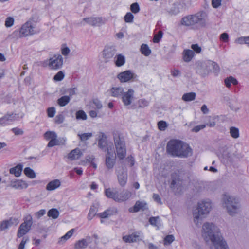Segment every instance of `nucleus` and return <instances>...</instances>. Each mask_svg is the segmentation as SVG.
<instances>
[{"mask_svg":"<svg viewBox=\"0 0 249 249\" xmlns=\"http://www.w3.org/2000/svg\"><path fill=\"white\" fill-rule=\"evenodd\" d=\"M47 115L49 117L52 118L54 116L55 114V108L54 107H49L47 110Z\"/></svg>","mask_w":249,"mask_h":249,"instance_id":"nucleus-55","label":"nucleus"},{"mask_svg":"<svg viewBox=\"0 0 249 249\" xmlns=\"http://www.w3.org/2000/svg\"><path fill=\"white\" fill-rule=\"evenodd\" d=\"M167 153L173 157L187 158L192 155V149L189 144L180 140H171L166 146Z\"/></svg>","mask_w":249,"mask_h":249,"instance_id":"nucleus-2","label":"nucleus"},{"mask_svg":"<svg viewBox=\"0 0 249 249\" xmlns=\"http://www.w3.org/2000/svg\"><path fill=\"white\" fill-rule=\"evenodd\" d=\"M116 53V50L112 47H107L103 50V57L107 60L112 58Z\"/></svg>","mask_w":249,"mask_h":249,"instance_id":"nucleus-22","label":"nucleus"},{"mask_svg":"<svg viewBox=\"0 0 249 249\" xmlns=\"http://www.w3.org/2000/svg\"><path fill=\"white\" fill-rule=\"evenodd\" d=\"M44 137L46 140H51L57 138V136L56 133L53 131H47L44 134Z\"/></svg>","mask_w":249,"mask_h":249,"instance_id":"nucleus-43","label":"nucleus"},{"mask_svg":"<svg viewBox=\"0 0 249 249\" xmlns=\"http://www.w3.org/2000/svg\"><path fill=\"white\" fill-rule=\"evenodd\" d=\"M230 133L231 136L234 138H238L239 136V131L238 128L232 126L230 128Z\"/></svg>","mask_w":249,"mask_h":249,"instance_id":"nucleus-41","label":"nucleus"},{"mask_svg":"<svg viewBox=\"0 0 249 249\" xmlns=\"http://www.w3.org/2000/svg\"><path fill=\"white\" fill-rule=\"evenodd\" d=\"M195 53L193 50L187 49L183 52V59L186 62H190L194 57Z\"/></svg>","mask_w":249,"mask_h":249,"instance_id":"nucleus-27","label":"nucleus"},{"mask_svg":"<svg viewBox=\"0 0 249 249\" xmlns=\"http://www.w3.org/2000/svg\"><path fill=\"white\" fill-rule=\"evenodd\" d=\"M224 83L226 87L227 88H230L231 83L233 85H236L238 83L237 79L232 76L226 78L224 80Z\"/></svg>","mask_w":249,"mask_h":249,"instance_id":"nucleus-33","label":"nucleus"},{"mask_svg":"<svg viewBox=\"0 0 249 249\" xmlns=\"http://www.w3.org/2000/svg\"><path fill=\"white\" fill-rule=\"evenodd\" d=\"M8 222V223L10 225V226H11L12 225H17L19 223L18 219L16 218H10L9 219L7 220Z\"/></svg>","mask_w":249,"mask_h":249,"instance_id":"nucleus-62","label":"nucleus"},{"mask_svg":"<svg viewBox=\"0 0 249 249\" xmlns=\"http://www.w3.org/2000/svg\"><path fill=\"white\" fill-rule=\"evenodd\" d=\"M63 59L61 55H54L49 60L48 67L51 70H58L63 65Z\"/></svg>","mask_w":249,"mask_h":249,"instance_id":"nucleus-11","label":"nucleus"},{"mask_svg":"<svg viewBox=\"0 0 249 249\" xmlns=\"http://www.w3.org/2000/svg\"><path fill=\"white\" fill-rule=\"evenodd\" d=\"M196 73L202 77H205L210 73V68L208 66V61H198L196 63Z\"/></svg>","mask_w":249,"mask_h":249,"instance_id":"nucleus-9","label":"nucleus"},{"mask_svg":"<svg viewBox=\"0 0 249 249\" xmlns=\"http://www.w3.org/2000/svg\"><path fill=\"white\" fill-rule=\"evenodd\" d=\"M23 165L21 164H18L16 166L11 168L9 170V173L11 174L14 175L16 177H18L21 175Z\"/></svg>","mask_w":249,"mask_h":249,"instance_id":"nucleus-25","label":"nucleus"},{"mask_svg":"<svg viewBox=\"0 0 249 249\" xmlns=\"http://www.w3.org/2000/svg\"><path fill=\"white\" fill-rule=\"evenodd\" d=\"M131 192L127 190H124L120 194H118L116 202H122L128 200L131 196Z\"/></svg>","mask_w":249,"mask_h":249,"instance_id":"nucleus-23","label":"nucleus"},{"mask_svg":"<svg viewBox=\"0 0 249 249\" xmlns=\"http://www.w3.org/2000/svg\"><path fill=\"white\" fill-rule=\"evenodd\" d=\"M130 10L132 13L134 14H137L139 12L140 8L139 4L137 2L132 3L130 5Z\"/></svg>","mask_w":249,"mask_h":249,"instance_id":"nucleus-48","label":"nucleus"},{"mask_svg":"<svg viewBox=\"0 0 249 249\" xmlns=\"http://www.w3.org/2000/svg\"><path fill=\"white\" fill-rule=\"evenodd\" d=\"M33 224V218L31 215L29 214L24 218V222L19 227L18 231L17 236L21 238L27 234L30 230Z\"/></svg>","mask_w":249,"mask_h":249,"instance_id":"nucleus-8","label":"nucleus"},{"mask_svg":"<svg viewBox=\"0 0 249 249\" xmlns=\"http://www.w3.org/2000/svg\"><path fill=\"white\" fill-rule=\"evenodd\" d=\"M137 103L139 108H144L149 106V101L144 98H142L139 99Z\"/></svg>","mask_w":249,"mask_h":249,"instance_id":"nucleus-44","label":"nucleus"},{"mask_svg":"<svg viewBox=\"0 0 249 249\" xmlns=\"http://www.w3.org/2000/svg\"><path fill=\"white\" fill-rule=\"evenodd\" d=\"M9 186L16 189H23L28 187V183L22 180L15 179L12 180L9 185Z\"/></svg>","mask_w":249,"mask_h":249,"instance_id":"nucleus-20","label":"nucleus"},{"mask_svg":"<svg viewBox=\"0 0 249 249\" xmlns=\"http://www.w3.org/2000/svg\"><path fill=\"white\" fill-rule=\"evenodd\" d=\"M171 188L181 190L183 187V178L178 173L175 172L171 175Z\"/></svg>","mask_w":249,"mask_h":249,"instance_id":"nucleus-10","label":"nucleus"},{"mask_svg":"<svg viewBox=\"0 0 249 249\" xmlns=\"http://www.w3.org/2000/svg\"><path fill=\"white\" fill-rule=\"evenodd\" d=\"M93 104L95 106V107L98 109H100L103 107L101 102L98 99H93Z\"/></svg>","mask_w":249,"mask_h":249,"instance_id":"nucleus-60","label":"nucleus"},{"mask_svg":"<svg viewBox=\"0 0 249 249\" xmlns=\"http://www.w3.org/2000/svg\"><path fill=\"white\" fill-rule=\"evenodd\" d=\"M89 243L87 242V239H82L77 241L75 244V249H82L86 248Z\"/></svg>","mask_w":249,"mask_h":249,"instance_id":"nucleus-32","label":"nucleus"},{"mask_svg":"<svg viewBox=\"0 0 249 249\" xmlns=\"http://www.w3.org/2000/svg\"><path fill=\"white\" fill-rule=\"evenodd\" d=\"M76 118L77 120H86L87 119V116L83 110H80L76 112Z\"/></svg>","mask_w":249,"mask_h":249,"instance_id":"nucleus-46","label":"nucleus"},{"mask_svg":"<svg viewBox=\"0 0 249 249\" xmlns=\"http://www.w3.org/2000/svg\"><path fill=\"white\" fill-rule=\"evenodd\" d=\"M25 175L30 178H36V173L30 167H26L24 170Z\"/></svg>","mask_w":249,"mask_h":249,"instance_id":"nucleus-40","label":"nucleus"},{"mask_svg":"<svg viewBox=\"0 0 249 249\" xmlns=\"http://www.w3.org/2000/svg\"><path fill=\"white\" fill-rule=\"evenodd\" d=\"M116 60L115 61V65L120 67L123 66L125 63V57L122 54L117 55L115 57Z\"/></svg>","mask_w":249,"mask_h":249,"instance_id":"nucleus-31","label":"nucleus"},{"mask_svg":"<svg viewBox=\"0 0 249 249\" xmlns=\"http://www.w3.org/2000/svg\"><path fill=\"white\" fill-rule=\"evenodd\" d=\"M235 42L240 44L245 43L249 47V36L239 37L235 40Z\"/></svg>","mask_w":249,"mask_h":249,"instance_id":"nucleus-42","label":"nucleus"},{"mask_svg":"<svg viewBox=\"0 0 249 249\" xmlns=\"http://www.w3.org/2000/svg\"><path fill=\"white\" fill-rule=\"evenodd\" d=\"M36 24L33 20L30 19L21 26L19 30L15 31L13 34L20 38L33 35L38 33V31L36 30Z\"/></svg>","mask_w":249,"mask_h":249,"instance_id":"nucleus-6","label":"nucleus"},{"mask_svg":"<svg viewBox=\"0 0 249 249\" xmlns=\"http://www.w3.org/2000/svg\"><path fill=\"white\" fill-rule=\"evenodd\" d=\"M98 206L97 204H92L90 208L89 213L87 216L88 220L90 221L96 215H97Z\"/></svg>","mask_w":249,"mask_h":249,"instance_id":"nucleus-26","label":"nucleus"},{"mask_svg":"<svg viewBox=\"0 0 249 249\" xmlns=\"http://www.w3.org/2000/svg\"><path fill=\"white\" fill-rule=\"evenodd\" d=\"M61 185L60 180L55 179L50 181L46 185V189L48 191H53L59 187Z\"/></svg>","mask_w":249,"mask_h":249,"instance_id":"nucleus-24","label":"nucleus"},{"mask_svg":"<svg viewBox=\"0 0 249 249\" xmlns=\"http://www.w3.org/2000/svg\"><path fill=\"white\" fill-rule=\"evenodd\" d=\"M118 211L117 208L112 207H109L102 213L97 214V216L101 219L107 218L112 215L118 214Z\"/></svg>","mask_w":249,"mask_h":249,"instance_id":"nucleus-18","label":"nucleus"},{"mask_svg":"<svg viewBox=\"0 0 249 249\" xmlns=\"http://www.w3.org/2000/svg\"><path fill=\"white\" fill-rule=\"evenodd\" d=\"M191 48L194 52L195 51L197 53H200L201 51V48L197 44H192Z\"/></svg>","mask_w":249,"mask_h":249,"instance_id":"nucleus-64","label":"nucleus"},{"mask_svg":"<svg viewBox=\"0 0 249 249\" xmlns=\"http://www.w3.org/2000/svg\"><path fill=\"white\" fill-rule=\"evenodd\" d=\"M133 19L134 16L131 12H127L124 17V20L126 23H132Z\"/></svg>","mask_w":249,"mask_h":249,"instance_id":"nucleus-49","label":"nucleus"},{"mask_svg":"<svg viewBox=\"0 0 249 249\" xmlns=\"http://www.w3.org/2000/svg\"><path fill=\"white\" fill-rule=\"evenodd\" d=\"M59 142L58 140L57 139V138H55L54 139L51 140H50L49 142H48L47 144L48 147H52L53 146H54L55 145H59Z\"/></svg>","mask_w":249,"mask_h":249,"instance_id":"nucleus-57","label":"nucleus"},{"mask_svg":"<svg viewBox=\"0 0 249 249\" xmlns=\"http://www.w3.org/2000/svg\"><path fill=\"white\" fill-rule=\"evenodd\" d=\"M134 90L130 89L127 92H124L122 96V102L125 106L130 105L132 103L134 97Z\"/></svg>","mask_w":249,"mask_h":249,"instance_id":"nucleus-16","label":"nucleus"},{"mask_svg":"<svg viewBox=\"0 0 249 249\" xmlns=\"http://www.w3.org/2000/svg\"><path fill=\"white\" fill-rule=\"evenodd\" d=\"M65 74L62 71H59L54 76L53 79L56 81H60L63 79Z\"/></svg>","mask_w":249,"mask_h":249,"instance_id":"nucleus-53","label":"nucleus"},{"mask_svg":"<svg viewBox=\"0 0 249 249\" xmlns=\"http://www.w3.org/2000/svg\"><path fill=\"white\" fill-rule=\"evenodd\" d=\"M111 96L114 97H120L124 93V89L122 87H113L111 89Z\"/></svg>","mask_w":249,"mask_h":249,"instance_id":"nucleus-28","label":"nucleus"},{"mask_svg":"<svg viewBox=\"0 0 249 249\" xmlns=\"http://www.w3.org/2000/svg\"><path fill=\"white\" fill-rule=\"evenodd\" d=\"M175 240L174 236L173 235H167L164 240V244L165 245L171 244Z\"/></svg>","mask_w":249,"mask_h":249,"instance_id":"nucleus-52","label":"nucleus"},{"mask_svg":"<svg viewBox=\"0 0 249 249\" xmlns=\"http://www.w3.org/2000/svg\"><path fill=\"white\" fill-rule=\"evenodd\" d=\"M117 178L119 184L122 187L124 186L127 181V171L126 168L123 167L117 172Z\"/></svg>","mask_w":249,"mask_h":249,"instance_id":"nucleus-15","label":"nucleus"},{"mask_svg":"<svg viewBox=\"0 0 249 249\" xmlns=\"http://www.w3.org/2000/svg\"><path fill=\"white\" fill-rule=\"evenodd\" d=\"M74 232V229H72L70 230L65 235L61 238V240L66 241L69 239L73 234Z\"/></svg>","mask_w":249,"mask_h":249,"instance_id":"nucleus-54","label":"nucleus"},{"mask_svg":"<svg viewBox=\"0 0 249 249\" xmlns=\"http://www.w3.org/2000/svg\"><path fill=\"white\" fill-rule=\"evenodd\" d=\"M141 53L145 56H149L151 53V50L146 44H142L141 45Z\"/></svg>","mask_w":249,"mask_h":249,"instance_id":"nucleus-38","label":"nucleus"},{"mask_svg":"<svg viewBox=\"0 0 249 249\" xmlns=\"http://www.w3.org/2000/svg\"><path fill=\"white\" fill-rule=\"evenodd\" d=\"M158 128L160 131H164L168 127L167 123L164 121H160L158 123Z\"/></svg>","mask_w":249,"mask_h":249,"instance_id":"nucleus-50","label":"nucleus"},{"mask_svg":"<svg viewBox=\"0 0 249 249\" xmlns=\"http://www.w3.org/2000/svg\"><path fill=\"white\" fill-rule=\"evenodd\" d=\"M116 162V156L114 153L107 150L106 155L105 163L108 169H112Z\"/></svg>","mask_w":249,"mask_h":249,"instance_id":"nucleus-17","label":"nucleus"},{"mask_svg":"<svg viewBox=\"0 0 249 249\" xmlns=\"http://www.w3.org/2000/svg\"><path fill=\"white\" fill-rule=\"evenodd\" d=\"M107 137L104 133H101V137L98 140V146L101 149L105 148L107 146Z\"/></svg>","mask_w":249,"mask_h":249,"instance_id":"nucleus-35","label":"nucleus"},{"mask_svg":"<svg viewBox=\"0 0 249 249\" xmlns=\"http://www.w3.org/2000/svg\"><path fill=\"white\" fill-rule=\"evenodd\" d=\"M64 119V116L62 114H58L55 118V123L56 124H61Z\"/></svg>","mask_w":249,"mask_h":249,"instance_id":"nucleus-61","label":"nucleus"},{"mask_svg":"<svg viewBox=\"0 0 249 249\" xmlns=\"http://www.w3.org/2000/svg\"><path fill=\"white\" fill-rule=\"evenodd\" d=\"M211 208L212 205L210 201H203L198 203L197 211L193 213L194 222L196 225L198 226V220L208 214Z\"/></svg>","mask_w":249,"mask_h":249,"instance_id":"nucleus-7","label":"nucleus"},{"mask_svg":"<svg viewBox=\"0 0 249 249\" xmlns=\"http://www.w3.org/2000/svg\"><path fill=\"white\" fill-rule=\"evenodd\" d=\"M47 215L49 217L55 219L59 217V212L56 208H52L48 211Z\"/></svg>","mask_w":249,"mask_h":249,"instance_id":"nucleus-37","label":"nucleus"},{"mask_svg":"<svg viewBox=\"0 0 249 249\" xmlns=\"http://www.w3.org/2000/svg\"><path fill=\"white\" fill-rule=\"evenodd\" d=\"M117 77L122 83L127 82L131 79L136 78L137 75L133 73L131 71L127 70L119 73L117 75Z\"/></svg>","mask_w":249,"mask_h":249,"instance_id":"nucleus-14","label":"nucleus"},{"mask_svg":"<svg viewBox=\"0 0 249 249\" xmlns=\"http://www.w3.org/2000/svg\"><path fill=\"white\" fill-rule=\"evenodd\" d=\"M141 231H136L131 234L123 236L122 239L125 243H132L139 242L142 240Z\"/></svg>","mask_w":249,"mask_h":249,"instance_id":"nucleus-13","label":"nucleus"},{"mask_svg":"<svg viewBox=\"0 0 249 249\" xmlns=\"http://www.w3.org/2000/svg\"><path fill=\"white\" fill-rule=\"evenodd\" d=\"M222 201L229 215L233 216L240 211L241 204L238 199L225 194L223 196Z\"/></svg>","mask_w":249,"mask_h":249,"instance_id":"nucleus-4","label":"nucleus"},{"mask_svg":"<svg viewBox=\"0 0 249 249\" xmlns=\"http://www.w3.org/2000/svg\"><path fill=\"white\" fill-rule=\"evenodd\" d=\"M196 94L195 92H189L183 95L182 99L186 102L192 101L195 99Z\"/></svg>","mask_w":249,"mask_h":249,"instance_id":"nucleus-36","label":"nucleus"},{"mask_svg":"<svg viewBox=\"0 0 249 249\" xmlns=\"http://www.w3.org/2000/svg\"><path fill=\"white\" fill-rule=\"evenodd\" d=\"M163 36V32L162 31H159L157 34H155L154 36L153 41L154 43H159L162 38Z\"/></svg>","mask_w":249,"mask_h":249,"instance_id":"nucleus-51","label":"nucleus"},{"mask_svg":"<svg viewBox=\"0 0 249 249\" xmlns=\"http://www.w3.org/2000/svg\"><path fill=\"white\" fill-rule=\"evenodd\" d=\"M160 218L159 216H155V217L152 216L149 218V222L151 225H152L154 227H156L158 228H159L158 222L160 221Z\"/></svg>","mask_w":249,"mask_h":249,"instance_id":"nucleus-45","label":"nucleus"},{"mask_svg":"<svg viewBox=\"0 0 249 249\" xmlns=\"http://www.w3.org/2000/svg\"><path fill=\"white\" fill-rule=\"evenodd\" d=\"M77 135L81 141H85L91 138L92 136V133H79Z\"/></svg>","mask_w":249,"mask_h":249,"instance_id":"nucleus-47","label":"nucleus"},{"mask_svg":"<svg viewBox=\"0 0 249 249\" xmlns=\"http://www.w3.org/2000/svg\"><path fill=\"white\" fill-rule=\"evenodd\" d=\"M19 118L18 114L6 113L4 116L0 118V125L5 126L11 124Z\"/></svg>","mask_w":249,"mask_h":249,"instance_id":"nucleus-12","label":"nucleus"},{"mask_svg":"<svg viewBox=\"0 0 249 249\" xmlns=\"http://www.w3.org/2000/svg\"><path fill=\"white\" fill-rule=\"evenodd\" d=\"M143 205V203L139 201H137L133 208L129 209V212L130 213H135L139 212L141 209L142 208Z\"/></svg>","mask_w":249,"mask_h":249,"instance_id":"nucleus-39","label":"nucleus"},{"mask_svg":"<svg viewBox=\"0 0 249 249\" xmlns=\"http://www.w3.org/2000/svg\"><path fill=\"white\" fill-rule=\"evenodd\" d=\"M105 193L107 198L112 199L116 202L118 195V191H116L115 192H113L110 188H109L105 189Z\"/></svg>","mask_w":249,"mask_h":249,"instance_id":"nucleus-29","label":"nucleus"},{"mask_svg":"<svg viewBox=\"0 0 249 249\" xmlns=\"http://www.w3.org/2000/svg\"><path fill=\"white\" fill-rule=\"evenodd\" d=\"M83 21L92 26H98L104 23L102 17H89L83 18Z\"/></svg>","mask_w":249,"mask_h":249,"instance_id":"nucleus-19","label":"nucleus"},{"mask_svg":"<svg viewBox=\"0 0 249 249\" xmlns=\"http://www.w3.org/2000/svg\"><path fill=\"white\" fill-rule=\"evenodd\" d=\"M113 136L118 158L120 160H123L126 155V147L124 138L118 132H114Z\"/></svg>","mask_w":249,"mask_h":249,"instance_id":"nucleus-5","label":"nucleus"},{"mask_svg":"<svg viewBox=\"0 0 249 249\" xmlns=\"http://www.w3.org/2000/svg\"><path fill=\"white\" fill-rule=\"evenodd\" d=\"M83 153L79 148L71 150L68 155V158L71 160H78L82 156Z\"/></svg>","mask_w":249,"mask_h":249,"instance_id":"nucleus-21","label":"nucleus"},{"mask_svg":"<svg viewBox=\"0 0 249 249\" xmlns=\"http://www.w3.org/2000/svg\"><path fill=\"white\" fill-rule=\"evenodd\" d=\"M29 240V239L28 237H23L18 247V249H24L25 244Z\"/></svg>","mask_w":249,"mask_h":249,"instance_id":"nucleus-58","label":"nucleus"},{"mask_svg":"<svg viewBox=\"0 0 249 249\" xmlns=\"http://www.w3.org/2000/svg\"><path fill=\"white\" fill-rule=\"evenodd\" d=\"M10 226L7 220H4L1 222L0 228L1 230H4L8 228Z\"/></svg>","mask_w":249,"mask_h":249,"instance_id":"nucleus-63","label":"nucleus"},{"mask_svg":"<svg viewBox=\"0 0 249 249\" xmlns=\"http://www.w3.org/2000/svg\"><path fill=\"white\" fill-rule=\"evenodd\" d=\"M208 63L209 68H210V72L211 71V69L212 68L213 72L216 75H217L220 71V68L217 63L211 60H208Z\"/></svg>","mask_w":249,"mask_h":249,"instance_id":"nucleus-30","label":"nucleus"},{"mask_svg":"<svg viewBox=\"0 0 249 249\" xmlns=\"http://www.w3.org/2000/svg\"><path fill=\"white\" fill-rule=\"evenodd\" d=\"M12 132L15 135H22L24 134V131L20 128H19L18 127H14L13 128L11 129Z\"/></svg>","mask_w":249,"mask_h":249,"instance_id":"nucleus-56","label":"nucleus"},{"mask_svg":"<svg viewBox=\"0 0 249 249\" xmlns=\"http://www.w3.org/2000/svg\"><path fill=\"white\" fill-rule=\"evenodd\" d=\"M14 22V19L13 18L8 17L6 19L5 25L7 27H10L13 25Z\"/></svg>","mask_w":249,"mask_h":249,"instance_id":"nucleus-59","label":"nucleus"},{"mask_svg":"<svg viewBox=\"0 0 249 249\" xmlns=\"http://www.w3.org/2000/svg\"><path fill=\"white\" fill-rule=\"evenodd\" d=\"M207 14L200 11L194 15H190L182 18L181 24L185 26H190L193 29L202 28L206 25Z\"/></svg>","mask_w":249,"mask_h":249,"instance_id":"nucleus-3","label":"nucleus"},{"mask_svg":"<svg viewBox=\"0 0 249 249\" xmlns=\"http://www.w3.org/2000/svg\"><path fill=\"white\" fill-rule=\"evenodd\" d=\"M202 235L206 242H211L212 249H228L219 229L213 223L206 222L203 224Z\"/></svg>","mask_w":249,"mask_h":249,"instance_id":"nucleus-1","label":"nucleus"},{"mask_svg":"<svg viewBox=\"0 0 249 249\" xmlns=\"http://www.w3.org/2000/svg\"><path fill=\"white\" fill-rule=\"evenodd\" d=\"M71 98L68 96H63L57 100V104L60 107H64L66 106L70 101Z\"/></svg>","mask_w":249,"mask_h":249,"instance_id":"nucleus-34","label":"nucleus"}]
</instances>
